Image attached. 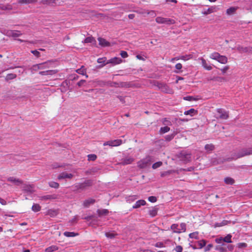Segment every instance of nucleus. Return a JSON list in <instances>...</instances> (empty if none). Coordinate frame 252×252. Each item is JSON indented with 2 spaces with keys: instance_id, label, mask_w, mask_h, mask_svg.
<instances>
[{
  "instance_id": "nucleus-1",
  "label": "nucleus",
  "mask_w": 252,
  "mask_h": 252,
  "mask_svg": "<svg viewBox=\"0 0 252 252\" xmlns=\"http://www.w3.org/2000/svg\"><path fill=\"white\" fill-rule=\"evenodd\" d=\"M171 229L174 233H180L184 232L186 230V225L185 223L178 224H173L171 226Z\"/></svg>"
},
{
  "instance_id": "nucleus-2",
  "label": "nucleus",
  "mask_w": 252,
  "mask_h": 252,
  "mask_svg": "<svg viewBox=\"0 0 252 252\" xmlns=\"http://www.w3.org/2000/svg\"><path fill=\"white\" fill-rule=\"evenodd\" d=\"M252 154V147L248 149H242L235 157L233 158V159H237Z\"/></svg>"
},
{
  "instance_id": "nucleus-3",
  "label": "nucleus",
  "mask_w": 252,
  "mask_h": 252,
  "mask_svg": "<svg viewBox=\"0 0 252 252\" xmlns=\"http://www.w3.org/2000/svg\"><path fill=\"white\" fill-rule=\"evenodd\" d=\"M217 113L216 114L217 118H220L221 119H226L228 117V113L224 110L221 108L217 109Z\"/></svg>"
},
{
  "instance_id": "nucleus-4",
  "label": "nucleus",
  "mask_w": 252,
  "mask_h": 252,
  "mask_svg": "<svg viewBox=\"0 0 252 252\" xmlns=\"http://www.w3.org/2000/svg\"><path fill=\"white\" fill-rule=\"evenodd\" d=\"M122 144V140L121 139H115L106 141L103 143L104 146H109L110 147H115L120 146Z\"/></svg>"
},
{
  "instance_id": "nucleus-5",
  "label": "nucleus",
  "mask_w": 252,
  "mask_h": 252,
  "mask_svg": "<svg viewBox=\"0 0 252 252\" xmlns=\"http://www.w3.org/2000/svg\"><path fill=\"white\" fill-rule=\"evenodd\" d=\"M151 162V158L150 157H147L146 158L139 161L138 162V166L141 168H144L147 167L150 164Z\"/></svg>"
},
{
  "instance_id": "nucleus-6",
  "label": "nucleus",
  "mask_w": 252,
  "mask_h": 252,
  "mask_svg": "<svg viewBox=\"0 0 252 252\" xmlns=\"http://www.w3.org/2000/svg\"><path fill=\"white\" fill-rule=\"evenodd\" d=\"M156 21L158 24H172L174 23V20L167 18H164L161 17H158L156 19Z\"/></svg>"
},
{
  "instance_id": "nucleus-7",
  "label": "nucleus",
  "mask_w": 252,
  "mask_h": 252,
  "mask_svg": "<svg viewBox=\"0 0 252 252\" xmlns=\"http://www.w3.org/2000/svg\"><path fill=\"white\" fill-rule=\"evenodd\" d=\"M198 60L201 61L202 65L204 69L207 70H211L212 69V66L211 64L208 63L203 58H199Z\"/></svg>"
},
{
  "instance_id": "nucleus-8",
  "label": "nucleus",
  "mask_w": 252,
  "mask_h": 252,
  "mask_svg": "<svg viewBox=\"0 0 252 252\" xmlns=\"http://www.w3.org/2000/svg\"><path fill=\"white\" fill-rule=\"evenodd\" d=\"M123 60L118 57H114L107 61L106 63H111L113 65L120 64L122 63Z\"/></svg>"
},
{
  "instance_id": "nucleus-9",
  "label": "nucleus",
  "mask_w": 252,
  "mask_h": 252,
  "mask_svg": "<svg viewBox=\"0 0 252 252\" xmlns=\"http://www.w3.org/2000/svg\"><path fill=\"white\" fill-rule=\"evenodd\" d=\"M215 60L222 64H225L227 63L228 61L227 58L226 56L220 55V54L217 56Z\"/></svg>"
},
{
  "instance_id": "nucleus-10",
  "label": "nucleus",
  "mask_w": 252,
  "mask_h": 252,
  "mask_svg": "<svg viewBox=\"0 0 252 252\" xmlns=\"http://www.w3.org/2000/svg\"><path fill=\"white\" fill-rule=\"evenodd\" d=\"M5 34L9 36L18 37L21 35L22 33L18 31L10 30L8 31Z\"/></svg>"
},
{
  "instance_id": "nucleus-11",
  "label": "nucleus",
  "mask_w": 252,
  "mask_h": 252,
  "mask_svg": "<svg viewBox=\"0 0 252 252\" xmlns=\"http://www.w3.org/2000/svg\"><path fill=\"white\" fill-rule=\"evenodd\" d=\"M236 48L240 53H250L252 52V47H243L238 46Z\"/></svg>"
},
{
  "instance_id": "nucleus-12",
  "label": "nucleus",
  "mask_w": 252,
  "mask_h": 252,
  "mask_svg": "<svg viewBox=\"0 0 252 252\" xmlns=\"http://www.w3.org/2000/svg\"><path fill=\"white\" fill-rule=\"evenodd\" d=\"M24 190L27 193H32L34 191V187L32 185H26L23 187Z\"/></svg>"
},
{
  "instance_id": "nucleus-13",
  "label": "nucleus",
  "mask_w": 252,
  "mask_h": 252,
  "mask_svg": "<svg viewBox=\"0 0 252 252\" xmlns=\"http://www.w3.org/2000/svg\"><path fill=\"white\" fill-rule=\"evenodd\" d=\"M73 174L71 173H68L66 172H63L61 173L59 176V179H71L73 177Z\"/></svg>"
},
{
  "instance_id": "nucleus-14",
  "label": "nucleus",
  "mask_w": 252,
  "mask_h": 252,
  "mask_svg": "<svg viewBox=\"0 0 252 252\" xmlns=\"http://www.w3.org/2000/svg\"><path fill=\"white\" fill-rule=\"evenodd\" d=\"M99 44L102 47H107L110 46V43L106 41L105 39L99 37L98 38Z\"/></svg>"
},
{
  "instance_id": "nucleus-15",
  "label": "nucleus",
  "mask_w": 252,
  "mask_h": 252,
  "mask_svg": "<svg viewBox=\"0 0 252 252\" xmlns=\"http://www.w3.org/2000/svg\"><path fill=\"white\" fill-rule=\"evenodd\" d=\"M197 114V111L193 108H191L189 110L185 111L184 114L185 115H190V116H193Z\"/></svg>"
},
{
  "instance_id": "nucleus-16",
  "label": "nucleus",
  "mask_w": 252,
  "mask_h": 252,
  "mask_svg": "<svg viewBox=\"0 0 252 252\" xmlns=\"http://www.w3.org/2000/svg\"><path fill=\"white\" fill-rule=\"evenodd\" d=\"M7 180L9 182L14 183L16 185H20L22 183V182L21 180H19L18 179H16L13 177H9L7 179Z\"/></svg>"
},
{
  "instance_id": "nucleus-17",
  "label": "nucleus",
  "mask_w": 252,
  "mask_h": 252,
  "mask_svg": "<svg viewBox=\"0 0 252 252\" xmlns=\"http://www.w3.org/2000/svg\"><path fill=\"white\" fill-rule=\"evenodd\" d=\"M57 71L55 70H49L39 72V74L41 75H51L56 73Z\"/></svg>"
},
{
  "instance_id": "nucleus-18",
  "label": "nucleus",
  "mask_w": 252,
  "mask_h": 252,
  "mask_svg": "<svg viewBox=\"0 0 252 252\" xmlns=\"http://www.w3.org/2000/svg\"><path fill=\"white\" fill-rule=\"evenodd\" d=\"M107 62V59L106 57L100 58H98L97 60V62L98 63L101 64L100 67H103L105 65L107 64H109V63H106Z\"/></svg>"
},
{
  "instance_id": "nucleus-19",
  "label": "nucleus",
  "mask_w": 252,
  "mask_h": 252,
  "mask_svg": "<svg viewBox=\"0 0 252 252\" xmlns=\"http://www.w3.org/2000/svg\"><path fill=\"white\" fill-rule=\"evenodd\" d=\"M146 204V201L144 200H139L136 201L134 205L133 206V208H138L141 206H144Z\"/></svg>"
},
{
  "instance_id": "nucleus-20",
  "label": "nucleus",
  "mask_w": 252,
  "mask_h": 252,
  "mask_svg": "<svg viewBox=\"0 0 252 252\" xmlns=\"http://www.w3.org/2000/svg\"><path fill=\"white\" fill-rule=\"evenodd\" d=\"M193 57L192 55L191 54H189V55H183L179 57V58L177 59V60H182L184 61H188L191 59H192Z\"/></svg>"
},
{
  "instance_id": "nucleus-21",
  "label": "nucleus",
  "mask_w": 252,
  "mask_h": 252,
  "mask_svg": "<svg viewBox=\"0 0 252 252\" xmlns=\"http://www.w3.org/2000/svg\"><path fill=\"white\" fill-rule=\"evenodd\" d=\"M59 250V248L58 246L55 245L51 246L48 248H47L45 251L46 252H54Z\"/></svg>"
},
{
  "instance_id": "nucleus-22",
  "label": "nucleus",
  "mask_w": 252,
  "mask_h": 252,
  "mask_svg": "<svg viewBox=\"0 0 252 252\" xmlns=\"http://www.w3.org/2000/svg\"><path fill=\"white\" fill-rule=\"evenodd\" d=\"M160 88L163 92L166 93H170L172 92L171 90L166 84H161Z\"/></svg>"
},
{
  "instance_id": "nucleus-23",
  "label": "nucleus",
  "mask_w": 252,
  "mask_h": 252,
  "mask_svg": "<svg viewBox=\"0 0 252 252\" xmlns=\"http://www.w3.org/2000/svg\"><path fill=\"white\" fill-rule=\"evenodd\" d=\"M76 72L79 74L85 75L86 78H88V76L86 73V69L83 66H82L80 68L77 69Z\"/></svg>"
},
{
  "instance_id": "nucleus-24",
  "label": "nucleus",
  "mask_w": 252,
  "mask_h": 252,
  "mask_svg": "<svg viewBox=\"0 0 252 252\" xmlns=\"http://www.w3.org/2000/svg\"><path fill=\"white\" fill-rule=\"evenodd\" d=\"M215 7H211L209 8L207 10H205L202 12V13L204 15H207L214 12L215 11Z\"/></svg>"
},
{
  "instance_id": "nucleus-25",
  "label": "nucleus",
  "mask_w": 252,
  "mask_h": 252,
  "mask_svg": "<svg viewBox=\"0 0 252 252\" xmlns=\"http://www.w3.org/2000/svg\"><path fill=\"white\" fill-rule=\"evenodd\" d=\"M237 8L235 7H231L227 9L226 10V13L228 15H232L234 14L235 11H236Z\"/></svg>"
},
{
  "instance_id": "nucleus-26",
  "label": "nucleus",
  "mask_w": 252,
  "mask_h": 252,
  "mask_svg": "<svg viewBox=\"0 0 252 252\" xmlns=\"http://www.w3.org/2000/svg\"><path fill=\"white\" fill-rule=\"evenodd\" d=\"M32 210L34 212H37L41 210V207L38 204H33L32 207Z\"/></svg>"
},
{
  "instance_id": "nucleus-27",
  "label": "nucleus",
  "mask_w": 252,
  "mask_h": 252,
  "mask_svg": "<svg viewBox=\"0 0 252 252\" xmlns=\"http://www.w3.org/2000/svg\"><path fill=\"white\" fill-rule=\"evenodd\" d=\"M63 234L65 236L67 237H75L78 235L77 233H75L73 232H67L65 231L63 233Z\"/></svg>"
},
{
  "instance_id": "nucleus-28",
  "label": "nucleus",
  "mask_w": 252,
  "mask_h": 252,
  "mask_svg": "<svg viewBox=\"0 0 252 252\" xmlns=\"http://www.w3.org/2000/svg\"><path fill=\"white\" fill-rule=\"evenodd\" d=\"M94 200L93 199H87V200H86L84 202V206L87 207H88L90 204H92L94 203Z\"/></svg>"
},
{
  "instance_id": "nucleus-29",
  "label": "nucleus",
  "mask_w": 252,
  "mask_h": 252,
  "mask_svg": "<svg viewBox=\"0 0 252 252\" xmlns=\"http://www.w3.org/2000/svg\"><path fill=\"white\" fill-rule=\"evenodd\" d=\"M51 63L50 62H45L41 63H39L40 65H41V66H40V69H44L46 68H48L49 67V64H50Z\"/></svg>"
},
{
  "instance_id": "nucleus-30",
  "label": "nucleus",
  "mask_w": 252,
  "mask_h": 252,
  "mask_svg": "<svg viewBox=\"0 0 252 252\" xmlns=\"http://www.w3.org/2000/svg\"><path fill=\"white\" fill-rule=\"evenodd\" d=\"M205 149L207 152H210L214 149V146L213 144H207L205 146Z\"/></svg>"
},
{
  "instance_id": "nucleus-31",
  "label": "nucleus",
  "mask_w": 252,
  "mask_h": 252,
  "mask_svg": "<svg viewBox=\"0 0 252 252\" xmlns=\"http://www.w3.org/2000/svg\"><path fill=\"white\" fill-rule=\"evenodd\" d=\"M206 244V242L204 240H201L197 242V245L198 246V249H202L204 247Z\"/></svg>"
},
{
  "instance_id": "nucleus-32",
  "label": "nucleus",
  "mask_w": 252,
  "mask_h": 252,
  "mask_svg": "<svg viewBox=\"0 0 252 252\" xmlns=\"http://www.w3.org/2000/svg\"><path fill=\"white\" fill-rule=\"evenodd\" d=\"M224 182L226 184L232 185L234 183V180L230 177H226L224 179Z\"/></svg>"
},
{
  "instance_id": "nucleus-33",
  "label": "nucleus",
  "mask_w": 252,
  "mask_h": 252,
  "mask_svg": "<svg viewBox=\"0 0 252 252\" xmlns=\"http://www.w3.org/2000/svg\"><path fill=\"white\" fill-rule=\"evenodd\" d=\"M189 237L190 238L195 239H198V232L196 231L192 233H191L189 234Z\"/></svg>"
},
{
  "instance_id": "nucleus-34",
  "label": "nucleus",
  "mask_w": 252,
  "mask_h": 252,
  "mask_svg": "<svg viewBox=\"0 0 252 252\" xmlns=\"http://www.w3.org/2000/svg\"><path fill=\"white\" fill-rule=\"evenodd\" d=\"M231 237L232 236L231 234H228L226 237L223 238V242L228 243H231Z\"/></svg>"
},
{
  "instance_id": "nucleus-35",
  "label": "nucleus",
  "mask_w": 252,
  "mask_h": 252,
  "mask_svg": "<svg viewBox=\"0 0 252 252\" xmlns=\"http://www.w3.org/2000/svg\"><path fill=\"white\" fill-rule=\"evenodd\" d=\"M35 1V0H19L18 3L20 4H29L34 2Z\"/></svg>"
},
{
  "instance_id": "nucleus-36",
  "label": "nucleus",
  "mask_w": 252,
  "mask_h": 252,
  "mask_svg": "<svg viewBox=\"0 0 252 252\" xmlns=\"http://www.w3.org/2000/svg\"><path fill=\"white\" fill-rule=\"evenodd\" d=\"M158 209L156 208H154L152 210H150L149 214L151 216L155 217L157 214Z\"/></svg>"
},
{
  "instance_id": "nucleus-37",
  "label": "nucleus",
  "mask_w": 252,
  "mask_h": 252,
  "mask_svg": "<svg viewBox=\"0 0 252 252\" xmlns=\"http://www.w3.org/2000/svg\"><path fill=\"white\" fill-rule=\"evenodd\" d=\"M49 185L50 187L57 189L59 187V184L55 182H50L49 183Z\"/></svg>"
},
{
  "instance_id": "nucleus-38",
  "label": "nucleus",
  "mask_w": 252,
  "mask_h": 252,
  "mask_svg": "<svg viewBox=\"0 0 252 252\" xmlns=\"http://www.w3.org/2000/svg\"><path fill=\"white\" fill-rule=\"evenodd\" d=\"M184 99L185 100H188V101H192V100H197L199 99V98L196 97H194L193 96H186L184 98Z\"/></svg>"
},
{
  "instance_id": "nucleus-39",
  "label": "nucleus",
  "mask_w": 252,
  "mask_h": 252,
  "mask_svg": "<svg viewBox=\"0 0 252 252\" xmlns=\"http://www.w3.org/2000/svg\"><path fill=\"white\" fill-rule=\"evenodd\" d=\"M170 130V128L167 126L162 127L160 128V131L162 133L167 132Z\"/></svg>"
},
{
  "instance_id": "nucleus-40",
  "label": "nucleus",
  "mask_w": 252,
  "mask_h": 252,
  "mask_svg": "<svg viewBox=\"0 0 252 252\" xmlns=\"http://www.w3.org/2000/svg\"><path fill=\"white\" fill-rule=\"evenodd\" d=\"M108 211L106 209L98 210H97V213L99 216L107 214L108 213Z\"/></svg>"
},
{
  "instance_id": "nucleus-41",
  "label": "nucleus",
  "mask_w": 252,
  "mask_h": 252,
  "mask_svg": "<svg viewBox=\"0 0 252 252\" xmlns=\"http://www.w3.org/2000/svg\"><path fill=\"white\" fill-rule=\"evenodd\" d=\"M219 54H220L219 53L214 52L210 55L209 57L210 59L215 60Z\"/></svg>"
},
{
  "instance_id": "nucleus-42",
  "label": "nucleus",
  "mask_w": 252,
  "mask_h": 252,
  "mask_svg": "<svg viewBox=\"0 0 252 252\" xmlns=\"http://www.w3.org/2000/svg\"><path fill=\"white\" fill-rule=\"evenodd\" d=\"M53 198H54L52 196V195H44V196H41L40 197V199L42 200H46L51 199H53Z\"/></svg>"
},
{
  "instance_id": "nucleus-43",
  "label": "nucleus",
  "mask_w": 252,
  "mask_h": 252,
  "mask_svg": "<svg viewBox=\"0 0 252 252\" xmlns=\"http://www.w3.org/2000/svg\"><path fill=\"white\" fill-rule=\"evenodd\" d=\"M55 0H42V3L44 4H51L55 2Z\"/></svg>"
},
{
  "instance_id": "nucleus-44",
  "label": "nucleus",
  "mask_w": 252,
  "mask_h": 252,
  "mask_svg": "<svg viewBox=\"0 0 252 252\" xmlns=\"http://www.w3.org/2000/svg\"><path fill=\"white\" fill-rule=\"evenodd\" d=\"M88 160L91 161H94L96 158V156L94 154H91L88 156Z\"/></svg>"
},
{
  "instance_id": "nucleus-45",
  "label": "nucleus",
  "mask_w": 252,
  "mask_h": 252,
  "mask_svg": "<svg viewBox=\"0 0 252 252\" xmlns=\"http://www.w3.org/2000/svg\"><path fill=\"white\" fill-rule=\"evenodd\" d=\"M162 162H161V161L157 162L155 163L154 164H153L152 167L153 169H156V168L160 167L162 165Z\"/></svg>"
},
{
  "instance_id": "nucleus-46",
  "label": "nucleus",
  "mask_w": 252,
  "mask_h": 252,
  "mask_svg": "<svg viewBox=\"0 0 252 252\" xmlns=\"http://www.w3.org/2000/svg\"><path fill=\"white\" fill-rule=\"evenodd\" d=\"M40 66H41V65H40L39 64H34L32 66V69L33 71H37L40 69Z\"/></svg>"
},
{
  "instance_id": "nucleus-47",
  "label": "nucleus",
  "mask_w": 252,
  "mask_h": 252,
  "mask_svg": "<svg viewBox=\"0 0 252 252\" xmlns=\"http://www.w3.org/2000/svg\"><path fill=\"white\" fill-rule=\"evenodd\" d=\"M133 161V159L131 158H129L127 159H126L123 161V163L124 164H128L131 163Z\"/></svg>"
},
{
  "instance_id": "nucleus-48",
  "label": "nucleus",
  "mask_w": 252,
  "mask_h": 252,
  "mask_svg": "<svg viewBox=\"0 0 252 252\" xmlns=\"http://www.w3.org/2000/svg\"><path fill=\"white\" fill-rule=\"evenodd\" d=\"M94 40V39L93 37H87L85 40H84V42L85 43H91Z\"/></svg>"
},
{
  "instance_id": "nucleus-49",
  "label": "nucleus",
  "mask_w": 252,
  "mask_h": 252,
  "mask_svg": "<svg viewBox=\"0 0 252 252\" xmlns=\"http://www.w3.org/2000/svg\"><path fill=\"white\" fill-rule=\"evenodd\" d=\"M184 156H185L184 160L185 162H188L190 160L191 157L190 154L184 155L183 153L182 154Z\"/></svg>"
},
{
  "instance_id": "nucleus-50",
  "label": "nucleus",
  "mask_w": 252,
  "mask_h": 252,
  "mask_svg": "<svg viewBox=\"0 0 252 252\" xmlns=\"http://www.w3.org/2000/svg\"><path fill=\"white\" fill-rule=\"evenodd\" d=\"M174 250L176 252H182L183 248L182 246L179 245L175 247Z\"/></svg>"
},
{
  "instance_id": "nucleus-51",
  "label": "nucleus",
  "mask_w": 252,
  "mask_h": 252,
  "mask_svg": "<svg viewBox=\"0 0 252 252\" xmlns=\"http://www.w3.org/2000/svg\"><path fill=\"white\" fill-rule=\"evenodd\" d=\"M148 200L152 203L156 202L157 201V198L155 196H150L148 198Z\"/></svg>"
},
{
  "instance_id": "nucleus-52",
  "label": "nucleus",
  "mask_w": 252,
  "mask_h": 252,
  "mask_svg": "<svg viewBox=\"0 0 252 252\" xmlns=\"http://www.w3.org/2000/svg\"><path fill=\"white\" fill-rule=\"evenodd\" d=\"M155 247L158 248H163L164 247V244L162 242H158L155 244Z\"/></svg>"
},
{
  "instance_id": "nucleus-53",
  "label": "nucleus",
  "mask_w": 252,
  "mask_h": 252,
  "mask_svg": "<svg viewBox=\"0 0 252 252\" xmlns=\"http://www.w3.org/2000/svg\"><path fill=\"white\" fill-rule=\"evenodd\" d=\"M120 55L121 57L123 58H126L128 57V54L127 52L125 51H121Z\"/></svg>"
},
{
  "instance_id": "nucleus-54",
  "label": "nucleus",
  "mask_w": 252,
  "mask_h": 252,
  "mask_svg": "<svg viewBox=\"0 0 252 252\" xmlns=\"http://www.w3.org/2000/svg\"><path fill=\"white\" fill-rule=\"evenodd\" d=\"M215 241L218 244H221L223 242V238L221 237L217 238L215 239Z\"/></svg>"
},
{
  "instance_id": "nucleus-55",
  "label": "nucleus",
  "mask_w": 252,
  "mask_h": 252,
  "mask_svg": "<svg viewBox=\"0 0 252 252\" xmlns=\"http://www.w3.org/2000/svg\"><path fill=\"white\" fill-rule=\"evenodd\" d=\"M105 236L109 238H112L114 237L115 235L110 232H107L105 233Z\"/></svg>"
},
{
  "instance_id": "nucleus-56",
  "label": "nucleus",
  "mask_w": 252,
  "mask_h": 252,
  "mask_svg": "<svg viewBox=\"0 0 252 252\" xmlns=\"http://www.w3.org/2000/svg\"><path fill=\"white\" fill-rule=\"evenodd\" d=\"M229 69L228 66H225L224 67L220 69L221 71L223 74H224Z\"/></svg>"
},
{
  "instance_id": "nucleus-57",
  "label": "nucleus",
  "mask_w": 252,
  "mask_h": 252,
  "mask_svg": "<svg viewBox=\"0 0 252 252\" xmlns=\"http://www.w3.org/2000/svg\"><path fill=\"white\" fill-rule=\"evenodd\" d=\"M247 245L245 243H240L238 244V247L239 248H246Z\"/></svg>"
},
{
  "instance_id": "nucleus-58",
  "label": "nucleus",
  "mask_w": 252,
  "mask_h": 252,
  "mask_svg": "<svg viewBox=\"0 0 252 252\" xmlns=\"http://www.w3.org/2000/svg\"><path fill=\"white\" fill-rule=\"evenodd\" d=\"M212 247L213 245L212 244H209L205 248L204 251L205 252L209 251Z\"/></svg>"
},
{
  "instance_id": "nucleus-59",
  "label": "nucleus",
  "mask_w": 252,
  "mask_h": 252,
  "mask_svg": "<svg viewBox=\"0 0 252 252\" xmlns=\"http://www.w3.org/2000/svg\"><path fill=\"white\" fill-rule=\"evenodd\" d=\"M226 221H223L221 224H220L219 223H217L216 224H215V227H220V226H223V225H226Z\"/></svg>"
},
{
  "instance_id": "nucleus-60",
  "label": "nucleus",
  "mask_w": 252,
  "mask_h": 252,
  "mask_svg": "<svg viewBox=\"0 0 252 252\" xmlns=\"http://www.w3.org/2000/svg\"><path fill=\"white\" fill-rule=\"evenodd\" d=\"M175 68L177 70H181L182 68V65L180 63H177L175 65Z\"/></svg>"
},
{
  "instance_id": "nucleus-61",
  "label": "nucleus",
  "mask_w": 252,
  "mask_h": 252,
  "mask_svg": "<svg viewBox=\"0 0 252 252\" xmlns=\"http://www.w3.org/2000/svg\"><path fill=\"white\" fill-rule=\"evenodd\" d=\"M32 53L35 56H36V57H39V56L40 53L38 51H37V50L32 51Z\"/></svg>"
},
{
  "instance_id": "nucleus-62",
  "label": "nucleus",
  "mask_w": 252,
  "mask_h": 252,
  "mask_svg": "<svg viewBox=\"0 0 252 252\" xmlns=\"http://www.w3.org/2000/svg\"><path fill=\"white\" fill-rule=\"evenodd\" d=\"M170 173H171V171H170L162 172L161 173V176L164 177V176H166L167 174H170Z\"/></svg>"
},
{
  "instance_id": "nucleus-63",
  "label": "nucleus",
  "mask_w": 252,
  "mask_h": 252,
  "mask_svg": "<svg viewBox=\"0 0 252 252\" xmlns=\"http://www.w3.org/2000/svg\"><path fill=\"white\" fill-rule=\"evenodd\" d=\"M0 203L2 205L6 204V201L4 200L1 199V198H0Z\"/></svg>"
},
{
  "instance_id": "nucleus-64",
  "label": "nucleus",
  "mask_w": 252,
  "mask_h": 252,
  "mask_svg": "<svg viewBox=\"0 0 252 252\" xmlns=\"http://www.w3.org/2000/svg\"><path fill=\"white\" fill-rule=\"evenodd\" d=\"M79 186V188L80 189H83L86 186V183L80 184Z\"/></svg>"
}]
</instances>
